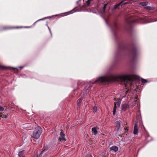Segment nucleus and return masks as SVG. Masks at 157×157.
<instances>
[{
	"mask_svg": "<svg viewBox=\"0 0 157 157\" xmlns=\"http://www.w3.org/2000/svg\"><path fill=\"white\" fill-rule=\"evenodd\" d=\"M107 5H108V4L107 3H106V4H105L103 6V13H104L105 12V9L107 6Z\"/></svg>",
	"mask_w": 157,
	"mask_h": 157,
	"instance_id": "obj_14",
	"label": "nucleus"
},
{
	"mask_svg": "<svg viewBox=\"0 0 157 157\" xmlns=\"http://www.w3.org/2000/svg\"><path fill=\"white\" fill-rule=\"evenodd\" d=\"M45 150V149H44V150H43L42 151H41V154L43 151H44Z\"/></svg>",
	"mask_w": 157,
	"mask_h": 157,
	"instance_id": "obj_27",
	"label": "nucleus"
},
{
	"mask_svg": "<svg viewBox=\"0 0 157 157\" xmlns=\"http://www.w3.org/2000/svg\"><path fill=\"white\" fill-rule=\"evenodd\" d=\"M78 85H79V84L78 83Z\"/></svg>",
	"mask_w": 157,
	"mask_h": 157,
	"instance_id": "obj_30",
	"label": "nucleus"
},
{
	"mask_svg": "<svg viewBox=\"0 0 157 157\" xmlns=\"http://www.w3.org/2000/svg\"><path fill=\"white\" fill-rule=\"evenodd\" d=\"M0 117H2V118H6V116L5 115L2 114L0 115Z\"/></svg>",
	"mask_w": 157,
	"mask_h": 157,
	"instance_id": "obj_21",
	"label": "nucleus"
},
{
	"mask_svg": "<svg viewBox=\"0 0 157 157\" xmlns=\"http://www.w3.org/2000/svg\"><path fill=\"white\" fill-rule=\"evenodd\" d=\"M25 150H23L20 151L18 153L19 157H25V156L24 154Z\"/></svg>",
	"mask_w": 157,
	"mask_h": 157,
	"instance_id": "obj_9",
	"label": "nucleus"
},
{
	"mask_svg": "<svg viewBox=\"0 0 157 157\" xmlns=\"http://www.w3.org/2000/svg\"><path fill=\"white\" fill-rule=\"evenodd\" d=\"M91 129L92 132L94 135H95L98 133V131H97L96 128H93Z\"/></svg>",
	"mask_w": 157,
	"mask_h": 157,
	"instance_id": "obj_11",
	"label": "nucleus"
},
{
	"mask_svg": "<svg viewBox=\"0 0 157 157\" xmlns=\"http://www.w3.org/2000/svg\"><path fill=\"white\" fill-rule=\"evenodd\" d=\"M4 110V108L0 106V111H2Z\"/></svg>",
	"mask_w": 157,
	"mask_h": 157,
	"instance_id": "obj_22",
	"label": "nucleus"
},
{
	"mask_svg": "<svg viewBox=\"0 0 157 157\" xmlns=\"http://www.w3.org/2000/svg\"><path fill=\"white\" fill-rule=\"evenodd\" d=\"M132 76V75L130 74L115 76L112 74H109L104 76L100 77L93 84L96 83L99 81L101 82H112L120 80L121 81L124 82L126 84L128 83H129L132 81L131 78Z\"/></svg>",
	"mask_w": 157,
	"mask_h": 157,
	"instance_id": "obj_1",
	"label": "nucleus"
},
{
	"mask_svg": "<svg viewBox=\"0 0 157 157\" xmlns=\"http://www.w3.org/2000/svg\"><path fill=\"white\" fill-rule=\"evenodd\" d=\"M129 105L127 104H124L122 105V110L123 111H125L126 109L129 108Z\"/></svg>",
	"mask_w": 157,
	"mask_h": 157,
	"instance_id": "obj_4",
	"label": "nucleus"
},
{
	"mask_svg": "<svg viewBox=\"0 0 157 157\" xmlns=\"http://www.w3.org/2000/svg\"><path fill=\"white\" fill-rule=\"evenodd\" d=\"M124 2V1H122L120 3H118L117 5H116L114 7V8L115 9H116L119 6H120L122 4H124L123 3V2ZM128 2H125L124 4H128Z\"/></svg>",
	"mask_w": 157,
	"mask_h": 157,
	"instance_id": "obj_10",
	"label": "nucleus"
},
{
	"mask_svg": "<svg viewBox=\"0 0 157 157\" xmlns=\"http://www.w3.org/2000/svg\"><path fill=\"white\" fill-rule=\"evenodd\" d=\"M48 29H49V31H50V33H51V30H50V29H49V27H48Z\"/></svg>",
	"mask_w": 157,
	"mask_h": 157,
	"instance_id": "obj_25",
	"label": "nucleus"
},
{
	"mask_svg": "<svg viewBox=\"0 0 157 157\" xmlns=\"http://www.w3.org/2000/svg\"><path fill=\"white\" fill-rule=\"evenodd\" d=\"M148 2H142L139 3V4L142 6H144L147 5Z\"/></svg>",
	"mask_w": 157,
	"mask_h": 157,
	"instance_id": "obj_12",
	"label": "nucleus"
},
{
	"mask_svg": "<svg viewBox=\"0 0 157 157\" xmlns=\"http://www.w3.org/2000/svg\"><path fill=\"white\" fill-rule=\"evenodd\" d=\"M110 149L111 150L115 152L118 151V147L115 146H112L110 148Z\"/></svg>",
	"mask_w": 157,
	"mask_h": 157,
	"instance_id": "obj_6",
	"label": "nucleus"
},
{
	"mask_svg": "<svg viewBox=\"0 0 157 157\" xmlns=\"http://www.w3.org/2000/svg\"><path fill=\"white\" fill-rule=\"evenodd\" d=\"M145 8L150 10H152L154 9L153 7L150 6H146L145 7Z\"/></svg>",
	"mask_w": 157,
	"mask_h": 157,
	"instance_id": "obj_15",
	"label": "nucleus"
},
{
	"mask_svg": "<svg viewBox=\"0 0 157 157\" xmlns=\"http://www.w3.org/2000/svg\"><path fill=\"white\" fill-rule=\"evenodd\" d=\"M121 104V101H118L117 102H115L114 104V106H115V105H116V108L117 109V108H118L120 107Z\"/></svg>",
	"mask_w": 157,
	"mask_h": 157,
	"instance_id": "obj_8",
	"label": "nucleus"
},
{
	"mask_svg": "<svg viewBox=\"0 0 157 157\" xmlns=\"http://www.w3.org/2000/svg\"><path fill=\"white\" fill-rule=\"evenodd\" d=\"M86 157H92V156L91 155H87Z\"/></svg>",
	"mask_w": 157,
	"mask_h": 157,
	"instance_id": "obj_24",
	"label": "nucleus"
},
{
	"mask_svg": "<svg viewBox=\"0 0 157 157\" xmlns=\"http://www.w3.org/2000/svg\"><path fill=\"white\" fill-rule=\"evenodd\" d=\"M138 126L137 124L136 123L135 124L134 128V131H133V134L134 135H137L138 133Z\"/></svg>",
	"mask_w": 157,
	"mask_h": 157,
	"instance_id": "obj_3",
	"label": "nucleus"
},
{
	"mask_svg": "<svg viewBox=\"0 0 157 157\" xmlns=\"http://www.w3.org/2000/svg\"><path fill=\"white\" fill-rule=\"evenodd\" d=\"M24 127L25 128H30L31 126L30 124H24Z\"/></svg>",
	"mask_w": 157,
	"mask_h": 157,
	"instance_id": "obj_13",
	"label": "nucleus"
},
{
	"mask_svg": "<svg viewBox=\"0 0 157 157\" xmlns=\"http://www.w3.org/2000/svg\"><path fill=\"white\" fill-rule=\"evenodd\" d=\"M116 126L118 130H119L120 128L121 121H117L115 122Z\"/></svg>",
	"mask_w": 157,
	"mask_h": 157,
	"instance_id": "obj_7",
	"label": "nucleus"
},
{
	"mask_svg": "<svg viewBox=\"0 0 157 157\" xmlns=\"http://www.w3.org/2000/svg\"><path fill=\"white\" fill-rule=\"evenodd\" d=\"M116 105H115V106H114V108H113V114L114 115L115 114V113L116 112Z\"/></svg>",
	"mask_w": 157,
	"mask_h": 157,
	"instance_id": "obj_19",
	"label": "nucleus"
},
{
	"mask_svg": "<svg viewBox=\"0 0 157 157\" xmlns=\"http://www.w3.org/2000/svg\"><path fill=\"white\" fill-rule=\"evenodd\" d=\"M97 107L96 106H95L93 108V111L95 113L96 112V111H97Z\"/></svg>",
	"mask_w": 157,
	"mask_h": 157,
	"instance_id": "obj_18",
	"label": "nucleus"
},
{
	"mask_svg": "<svg viewBox=\"0 0 157 157\" xmlns=\"http://www.w3.org/2000/svg\"><path fill=\"white\" fill-rule=\"evenodd\" d=\"M154 21H151V22H153Z\"/></svg>",
	"mask_w": 157,
	"mask_h": 157,
	"instance_id": "obj_31",
	"label": "nucleus"
},
{
	"mask_svg": "<svg viewBox=\"0 0 157 157\" xmlns=\"http://www.w3.org/2000/svg\"><path fill=\"white\" fill-rule=\"evenodd\" d=\"M0 67H1L2 68L4 69H6V67L5 66H0Z\"/></svg>",
	"mask_w": 157,
	"mask_h": 157,
	"instance_id": "obj_23",
	"label": "nucleus"
},
{
	"mask_svg": "<svg viewBox=\"0 0 157 157\" xmlns=\"http://www.w3.org/2000/svg\"><path fill=\"white\" fill-rule=\"evenodd\" d=\"M141 82L142 83H146L147 82V81L146 79H142L141 80Z\"/></svg>",
	"mask_w": 157,
	"mask_h": 157,
	"instance_id": "obj_17",
	"label": "nucleus"
},
{
	"mask_svg": "<svg viewBox=\"0 0 157 157\" xmlns=\"http://www.w3.org/2000/svg\"><path fill=\"white\" fill-rule=\"evenodd\" d=\"M81 101H82V100L81 99H78V101H77V104L79 106L80 105V104L81 103Z\"/></svg>",
	"mask_w": 157,
	"mask_h": 157,
	"instance_id": "obj_16",
	"label": "nucleus"
},
{
	"mask_svg": "<svg viewBox=\"0 0 157 157\" xmlns=\"http://www.w3.org/2000/svg\"><path fill=\"white\" fill-rule=\"evenodd\" d=\"M42 132L41 128L39 126H37L35 128L33 133V137L36 139H38L40 137Z\"/></svg>",
	"mask_w": 157,
	"mask_h": 157,
	"instance_id": "obj_2",
	"label": "nucleus"
},
{
	"mask_svg": "<svg viewBox=\"0 0 157 157\" xmlns=\"http://www.w3.org/2000/svg\"><path fill=\"white\" fill-rule=\"evenodd\" d=\"M92 1V0H88L86 1V3H87V4L88 5H89L90 4L91 2Z\"/></svg>",
	"mask_w": 157,
	"mask_h": 157,
	"instance_id": "obj_20",
	"label": "nucleus"
},
{
	"mask_svg": "<svg viewBox=\"0 0 157 157\" xmlns=\"http://www.w3.org/2000/svg\"><path fill=\"white\" fill-rule=\"evenodd\" d=\"M20 67L21 68H22V67Z\"/></svg>",
	"mask_w": 157,
	"mask_h": 157,
	"instance_id": "obj_29",
	"label": "nucleus"
},
{
	"mask_svg": "<svg viewBox=\"0 0 157 157\" xmlns=\"http://www.w3.org/2000/svg\"><path fill=\"white\" fill-rule=\"evenodd\" d=\"M60 135L61 138H59V140L60 141H65V140L64 138L65 135L63 133L62 131H61L60 133Z\"/></svg>",
	"mask_w": 157,
	"mask_h": 157,
	"instance_id": "obj_5",
	"label": "nucleus"
},
{
	"mask_svg": "<svg viewBox=\"0 0 157 157\" xmlns=\"http://www.w3.org/2000/svg\"><path fill=\"white\" fill-rule=\"evenodd\" d=\"M13 69H16L15 68H13Z\"/></svg>",
	"mask_w": 157,
	"mask_h": 157,
	"instance_id": "obj_28",
	"label": "nucleus"
},
{
	"mask_svg": "<svg viewBox=\"0 0 157 157\" xmlns=\"http://www.w3.org/2000/svg\"><path fill=\"white\" fill-rule=\"evenodd\" d=\"M43 20V19H39V20H38V21H36V22H37V21H40V20Z\"/></svg>",
	"mask_w": 157,
	"mask_h": 157,
	"instance_id": "obj_26",
	"label": "nucleus"
}]
</instances>
